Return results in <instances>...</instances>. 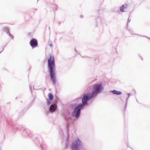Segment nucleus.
<instances>
[{"mask_svg": "<svg viewBox=\"0 0 150 150\" xmlns=\"http://www.w3.org/2000/svg\"><path fill=\"white\" fill-rule=\"evenodd\" d=\"M48 67L49 68V72L51 81L53 84L56 82L55 77V65L54 59L53 55H50L49 58L48 59Z\"/></svg>", "mask_w": 150, "mask_h": 150, "instance_id": "obj_1", "label": "nucleus"}, {"mask_svg": "<svg viewBox=\"0 0 150 150\" xmlns=\"http://www.w3.org/2000/svg\"><path fill=\"white\" fill-rule=\"evenodd\" d=\"M92 95V94L91 93V92L89 91L87 95L84 96L83 97L82 99V104H81L76 107L73 111V114L75 115L76 118H77L79 117L81 110L83 108L84 106L88 104L87 102V100L93 98H91V96Z\"/></svg>", "mask_w": 150, "mask_h": 150, "instance_id": "obj_2", "label": "nucleus"}, {"mask_svg": "<svg viewBox=\"0 0 150 150\" xmlns=\"http://www.w3.org/2000/svg\"><path fill=\"white\" fill-rule=\"evenodd\" d=\"M103 89V88L101 83L96 84L91 86L89 90L92 94L91 98L101 93Z\"/></svg>", "mask_w": 150, "mask_h": 150, "instance_id": "obj_3", "label": "nucleus"}, {"mask_svg": "<svg viewBox=\"0 0 150 150\" xmlns=\"http://www.w3.org/2000/svg\"><path fill=\"white\" fill-rule=\"evenodd\" d=\"M83 147V143L78 138L72 143L71 146L72 150H78L79 149L82 148Z\"/></svg>", "mask_w": 150, "mask_h": 150, "instance_id": "obj_4", "label": "nucleus"}, {"mask_svg": "<svg viewBox=\"0 0 150 150\" xmlns=\"http://www.w3.org/2000/svg\"><path fill=\"white\" fill-rule=\"evenodd\" d=\"M30 44L32 48H34L37 46L38 42L36 39H33L31 40Z\"/></svg>", "mask_w": 150, "mask_h": 150, "instance_id": "obj_5", "label": "nucleus"}, {"mask_svg": "<svg viewBox=\"0 0 150 150\" xmlns=\"http://www.w3.org/2000/svg\"><path fill=\"white\" fill-rule=\"evenodd\" d=\"M57 108V105L55 103H53L50 107L49 108L50 111L51 112H53L56 110Z\"/></svg>", "mask_w": 150, "mask_h": 150, "instance_id": "obj_6", "label": "nucleus"}, {"mask_svg": "<svg viewBox=\"0 0 150 150\" xmlns=\"http://www.w3.org/2000/svg\"><path fill=\"white\" fill-rule=\"evenodd\" d=\"M111 92L113 94L117 95H120L122 94V93L121 91H117L115 90L111 91Z\"/></svg>", "mask_w": 150, "mask_h": 150, "instance_id": "obj_7", "label": "nucleus"}, {"mask_svg": "<svg viewBox=\"0 0 150 150\" xmlns=\"http://www.w3.org/2000/svg\"><path fill=\"white\" fill-rule=\"evenodd\" d=\"M48 96L50 100H52L53 99V96L52 93H49L48 94Z\"/></svg>", "mask_w": 150, "mask_h": 150, "instance_id": "obj_8", "label": "nucleus"}, {"mask_svg": "<svg viewBox=\"0 0 150 150\" xmlns=\"http://www.w3.org/2000/svg\"><path fill=\"white\" fill-rule=\"evenodd\" d=\"M125 8V6L124 5H122L120 8V10L121 12L123 11V10Z\"/></svg>", "mask_w": 150, "mask_h": 150, "instance_id": "obj_9", "label": "nucleus"}, {"mask_svg": "<svg viewBox=\"0 0 150 150\" xmlns=\"http://www.w3.org/2000/svg\"><path fill=\"white\" fill-rule=\"evenodd\" d=\"M7 33H8V34L9 35L10 37H11L12 39H13V36L12 35H11V34H10V33H9L8 32V31H7Z\"/></svg>", "mask_w": 150, "mask_h": 150, "instance_id": "obj_10", "label": "nucleus"}, {"mask_svg": "<svg viewBox=\"0 0 150 150\" xmlns=\"http://www.w3.org/2000/svg\"><path fill=\"white\" fill-rule=\"evenodd\" d=\"M51 103L50 102V101L47 100V104L48 105H49L50 104H51Z\"/></svg>", "mask_w": 150, "mask_h": 150, "instance_id": "obj_11", "label": "nucleus"}, {"mask_svg": "<svg viewBox=\"0 0 150 150\" xmlns=\"http://www.w3.org/2000/svg\"><path fill=\"white\" fill-rule=\"evenodd\" d=\"M131 20H129V19H128V22L129 23L130 22V21Z\"/></svg>", "mask_w": 150, "mask_h": 150, "instance_id": "obj_12", "label": "nucleus"}, {"mask_svg": "<svg viewBox=\"0 0 150 150\" xmlns=\"http://www.w3.org/2000/svg\"><path fill=\"white\" fill-rule=\"evenodd\" d=\"M49 46H52V44H49Z\"/></svg>", "mask_w": 150, "mask_h": 150, "instance_id": "obj_13", "label": "nucleus"}, {"mask_svg": "<svg viewBox=\"0 0 150 150\" xmlns=\"http://www.w3.org/2000/svg\"><path fill=\"white\" fill-rule=\"evenodd\" d=\"M81 18H83V16H82V15H81Z\"/></svg>", "mask_w": 150, "mask_h": 150, "instance_id": "obj_14", "label": "nucleus"}, {"mask_svg": "<svg viewBox=\"0 0 150 150\" xmlns=\"http://www.w3.org/2000/svg\"><path fill=\"white\" fill-rule=\"evenodd\" d=\"M128 96H129H129H130V94H128Z\"/></svg>", "mask_w": 150, "mask_h": 150, "instance_id": "obj_15", "label": "nucleus"}]
</instances>
